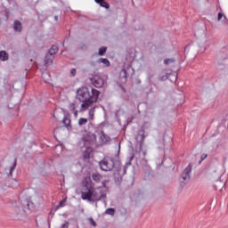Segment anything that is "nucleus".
I'll return each mask as SVG.
<instances>
[{
  "mask_svg": "<svg viewBox=\"0 0 228 228\" xmlns=\"http://www.w3.org/2000/svg\"><path fill=\"white\" fill-rule=\"evenodd\" d=\"M67 202V200H62L59 203V208H65V203Z\"/></svg>",
  "mask_w": 228,
  "mask_h": 228,
  "instance_id": "c85d7f7f",
  "label": "nucleus"
},
{
  "mask_svg": "<svg viewBox=\"0 0 228 228\" xmlns=\"http://www.w3.org/2000/svg\"><path fill=\"white\" fill-rule=\"evenodd\" d=\"M143 156H147V151L142 152Z\"/></svg>",
  "mask_w": 228,
  "mask_h": 228,
  "instance_id": "ea45409f",
  "label": "nucleus"
},
{
  "mask_svg": "<svg viewBox=\"0 0 228 228\" xmlns=\"http://www.w3.org/2000/svg\"><path fill=\"white\" fill-rule=\"evenodd\" d=\"M13 29H14V31L20 33L22 31V23H20V21H19V20H14Z\"/></svg>",
  "mask_w": 228,
  "mask_h": 228,
  "instance_id": "9b49d317",
  "label": "nucleus"
},
{
  "mask_svg": "<svg viewBox=\"0 0 228 228\" xmlns=\"http://www.w3.org/2000/svg\"><path fill=\"white\" fill-rule=\"evenodd\" d=\"M54 118H56V116L53 114Z\"/></svg>",
  "mask_w": 228,
  "mask_h": 228,
  "instance_id": "79ce46f5",
  "label": "nucleus"
},
{
  "mask_svg": "<svg viewBox=\"0 0 228 228\" xmlns=\"http://www.w3.org/2000/svg\"><path fill=\"white\" fill-rule=\"evenodd\" d=\"M53 60H54V56L51 55V54H46L45 58V65H51V63H53Z\"/></svg>",
  "mask_w": 228,
  "mask_h": 228,
  "instance_id": "2eb2a0df",
  "label": "nucleus"
},
{
  "mask_svg": "<svg viewBox=\"0 0 228 228\" xmlns=\"http://www.w3.org/2000/svg\"><path fill=\"white\" fill-rule=\"evenodd\" d=\"M15 167H17V159L14 160L13 165L10 167L9 175H12V174H13V170H15Z\"/></svg>",
  "mask_w": 228,
  "mask_h": 228,
  "instance_id": "5701e85b",
  "label": "nucleus"
},
{
  "mask_svg": "<svg viewBox=\"0 0 228 228\" xmlns=\"http://www.w3.org/2000/svg\"><path fill=\"white\" fill-rule=\"evenodd\" d=\"M69 110L74 114V117L77 118V110H76V103L74 102L69 103Z\"/></svg>",
  "mask_w": 228,
  "mask_h": 228,
  "instance_id": "f8f14e48",
  "label": "nucleus"
},
{
  "mask_svg": "<svg viewBox=\"0 0 228 228\" xmlns=\"http://www.w3.org/2000/svg\"><path fill=\"white\" fill-rule=\"evenodd\" d=\"M97 63H102L104 67H110V65H111V63L110 62V60H108L107 58L98 59Z\"/></svg>",
  "mask_w": 228,
  "mask_h": 228,
  "instance_id": "ddd939ff",
  "label": "nucleus"
},
{
  "mask_svg": "<svg viewBox=\"0 0 228 228\" xmlns=\"http://www.w3.org/2000/svg\"><path fill=\"white\" fill-rule=\"evenodd\" d=\"M167 79H168V77L167 75H164L163 77H161L160 80L161 81H167Z\"/></svg>",
  "mask_w": 228,
  "mask_h": 228,
  "instance_id": "72a5a7b5",
  "label": "nucleus"
},
{
  "mask_svg": "<svg viewBox=\"0 0 228 228\" xmlns=\"http://www.w3.org/2000/svg\"><path fill=\"white\" fill-rule=\"evenodd\" d=\"M23 206H27L28 209H35V203L32 201L27 200Z\"/></svg>",
  "mask_w": 228,
  "mask_h": 228,
  "instance_id": "a211bd4d",
  "label": "nucleus"
},
{
  "mask_svg": "<svg viewBox=\"0 0 228 228\" xmlns=\"http://www.w3.org/2000/svg\"><path fill=\"white\" fill-rule=\"evenodd\" d=\"M106 215H110V216H115V208H110L105 210Z\"/></svg>",
  "mask_w": 228,
  "mask_h": 228,
  "instance_id": "aec40b11",
  "label": "nucleus"
},
{
  "mask_svg": "<svg viewBox=\"0 0 228 228\" xmlns=\"http://www.w3.org/2000/svg\"><path fill=\"white\" fill-rule=\"evenodd\" d=\"M175 59H166L164 61L165 65H170V63H175Z\"/></svg>",
  "mask_w": 228,
  "mask_h": 228,
  "instance_id": "393cba45",
  "label": "nucleus"
},
{
  "mask_svg": "<svg viewBox=\"0 0 228 228\" xmlns=\"http://www.w3.org/2000/svg\"><path fill=\"white\" fill-rule=\"evenodd\" d=\"M100 6H102V8H106V10H110V4H108V2L104 1L102 2V4H100Z\"/></svg>",
  "mask_w": 228,
  "mask_h": 228,
  "instance_id": "b1692460",
  "label": "nucleus"
},
{
  "mask_svg": "<svg viewBox=\"0 0 228 228\" xmlns=\"http://www.w3.org/2000/svg\"><path fill=\"white\" fill-rule=\"evenodd\" d=\"M99 95H101V92L95 88H92L91 92L88 87H82L77 90V99L81 104V108L84 111H86L88 108L92 106L94 102H97V99H99Z\"/></svg>",
  "mask_w": 228,
  "mask_h": 228,
  "instance_id": "f257e3e1",
  "label": "nucleus"
},
{
  "mask_svg": "<svg viewBox=\"0 0 228 228\" xmlns=\"http://www.w3.org/2000/svg\"><path fill=\"white\" fill-rule=\"evenodd\" d=\"M216 65L219 70H224L228 65V54L219 55L216 59Z\"/></svg>",
  "mask_w": 228,
  "mask_h": 228,
  "instance_id": "39448f33",
  "label": "nucleus"
},
{
  "mask_svg": "<svg viewBox=\"0 0 228 228\" xmlns=\"http://www.w3.org/2000/svg\"><path fill=\"white\" fill-rule=\"evenodd\" d=\"M50 215H52V216H54V210L53 209L51 210Z\"/></svg>",
  "mask_w": 228,
  "mask_h": 228,
  "instance_id": "4c0bfd02",
  "label": "nucleus"
},
{
  "mask_svg": "<svg viewBox=\"0 0 228 228\" xmlns=\"http://www.w3.org/2000/svg\"><path fill=\"white\" fill-rule=\"evenodd\" d=\"M9 55L6 51H0V60L1 61H8Z\"/></svg>",
  "mask_w": 228,
  "mask_h": 228,
  "instance_id": "4468645a",
  "label": "nucleus"
},
{
  "mask_svg": "<svg viewBox=\"0 0 228 228\" xmlns=\"http://www.w3.org/2000/svg\"><path fill=\"white\" fill-rule=\"evenodd\" d=\"M206 158H208V154L207 153H203L200 156V160L199 164L200 165V163H202V161H204V159H206Z\"/></svg>",
  "mask_w": 228,
  "mask_h": 228,
  "instance_id": "a878e982",
  "label": "nucleus"
},
{
  "mask_svg": "<svg viewBox=\"0 0 228 228\" xmlns=\"http://www.w3.org/2000/svg\"><path fill=\"white\" fill-rule=\"evenodd\" d=\"M61 207H60V205H57L53 210L54 211V213H56V211Z\"/></svg>",
  "mask_w": 228,
  "mask_h": 228,
  "instance_id": "e433bc0d",
  "label": "nucleus"
},
{
  "mask_svg": "<svg viewBox=\"0 0 228 228\" xmlns=\"http://www.w3.org/2000/svg\"><path fill=\"white\" fill-rule=\"evenodd\" d=\"M56 53H58V46L57 45H53L49 52L48 54H50V56H54V54H56Z\"/></svg>",
  "mask_w": 228,
  "mask_h": 228,
  "instance_id": "dca6fc26",
  "label": "nucleus"
},
{
  "mask_svg": "<svg viewBox=\"0 0 228 228\" xmlns=\"http://www.w3.org/2000/svg\"><path fill=\"white\" fill-rule=\"evenodd\" d=\"M87 123H88V119L87 118H80L78 119V126H86Z\"/></svg>",
  "mask_w": 228,
  "mask_h": 228,
  "instance_id": "412c9836",
  "label": "nucleus"
},
{
  "mask_svg": "<svg viewBox=\"0 0 228 228\" xmlns=\"http://www.w3.org/2000/svg\"><path fill=\"white\" fill-rule=\"evenodd\" d=\"M92 179H93V181L99 183V181H101V179H102V176L101 175H99V173H94L92 175Z\"/></svg>",
  "mask_w": 228,
  "mask_h": 228,
  "instance_id": "f3484780",
  "label": "nucleus"
},
{
  "mask_svg": "<svg viewBox=\"0 0 228 228\" xmlns=\"http://www.w3.org/2000/svg\"><path fill=\"white\" fill-rule=\"evenodd\" d=\"M91 83L95 86L96 88H102L104 86V78L101 77L100 75H94L93 77H91Z\"/></svg>",
  "mask_w": 228,
  "mask_h": 228,
  "instance_id": "6e6552de",
  "label": "nucleus"
},
{
  "mask_svg": "<svg viewBox=\"0 0 228 228\" xmlns=\"http://www.w3.org/2000/svg\"><path fill=\"white\" fill-rule=\"evenodd\" d=\"M100 138L102 142H108V139L106 138V134H104V132L102 133Z\"/></svg>",
  "mask_w": 228,
  "mask_h": 228,
  "instance_id": "cd10ccee",
  "label": "nucleus"
},
{
  "mask_svg": "<svg viewBox=\"0 0 228 228\" xmlns=\"http://www.w3.org/2000/svg\"><path fill=\"white\" fill-rule=\"evenodd\" d=\"M60 129H62V127L57 126L56 128H54L53 133H58V131H60Z\"/></svg>",
  "mask_w": 228,
  "mask_h": 228,
  "instance_id": "f704fd0d",
  "label": "nucleus"
},
{
  "mask_svg": "<svg viewBox=\"0 0 228 228\" xmlns=\"http://www.w3.org/2000/svg\"><path fill=\"white\" fill-rule=\"evenodd\" d=\"M95 108L97 107H93L92 109L89 110V119L94 120V117L95 115Z\"/></svg>",
  "mask_w": 228,
  "mask_h": 228,
  "instance_id": "6ab92c4d",
  "label": "nucleus"
},
{
  "mask_svg": "<svg viewBox=\"0 0 228 228\" xmlns=\"http://www.w3.org/2000/svg\"><path fill=\"white\" fill-rule=\"evenodd\" d=\"M83 186L81 191V199L82 200H88V202H92V180L90 178H85L83 181Z\"/></svg>",
  "mask_w": 228,
  "mask_h": 228,
  "instance_id": "7ed1b4c3",
  "label": "nucleus"
},
{
  "mask_svg": "<svg viewBox=\"0 0 228 228\" xmlns=\"http://www.w3.org/2000/svg\"><path fill=\"white\" fill-rule=\"evenodd\" d=\"M77 70L76 69H72L70 71L71 76L74 77V76H76Z\"/></svg>",
  "mask_w": 228,
  "mask_h": 228,
  "instance_id": "473e14b6",
  "label": "nucleus"
},
{
  "mask_svg": "<svg viewBox=\"0 0 228 228\" xmlns=\"http://www.w3.org/2000/svg\"><path fill=\"white\" fill-rule=\"evenodd\" d=\"M106 51H108V48L106 46H102L98 52L99 56H104Z\"/></svg>",
  "mask_w": 228,
  "mask_h": 228,
  "instance_id": "4be33fe9",
  "label": "nucleus"
},
{
  "mask_svg": "<svg viewBox=\"0 0 228 228\" xmlns=\"http://www.w3.org/2000/svg\"><path fill=\"white\" fill-rule=\"evenodd\" d=\"M102 199H106V193L94 191V185L92 184L91 202H98V200H102Z\"/></svg>",
  "mask_w": 228,
  "mask_h": 228,
  "instance_id": "0eeeda50",
  "label": "nucleus"
},
{
  "mask_svg": "<svg viewBox=\"0 0 228 228\" xmlns=\"http://www.w3.org/2000/svg\"><path fill=\"white\" fill-rule=\"evenodd\" d=\"M89 222H90L91 225H93V227H96L97 226V223H95L94 218H89Z\"/></svg>",
  "mask_w": 228,
  "mask_h": 228,
  "instance_id": "c756f323",
  "label": "nucleus"
},
{
  "mask_svg": "<svg viewBox=\"0 0 228 228\" xmlns=\"http://www.w3.org/2000/svg\"><path fill=\"white\" fill-rule=\"evenodd\" d=\"M135 140L142 147V144L143 143V140H145V135L143 134V129L139 132V134L135 137Z\"/></svg>",
  "mask_w": 228,
  "mask_h": 228,
  "instance_id": "9d476101",
  "label": "nucleus"
},
{
  "mask_svg": "<svg viewBox=\"0 0 228 228\" xmlns=\"http://www.w3.org/2000/svg\"><path fill=\"white\" fill-rule=\"evenodd\" d=\"M119 165V162H117L113 158H105L100 163V168L103 172H111L115 167V165Z\"/></svg>",
  "mask_w": 228,
  "mask_h": 228,
  "instance_id": "20e7f679",
  "label": "nucleus"
},
{
  "mask_svg": "<svg viewBox=\"0 0 228 228\" xmlns=\"http://www.w3.org/2000/svg\"><path fill=\"white\" fill-rule=\"evenodd\" d=\"M71 120H70V114L66 113L63 119L61 120V124H63L64 127H66L67 129H72V125L71 124Z\"/></svg>",
  "mask_w": 228,
  "mask_h": 228,
  "instance_id": "1a4fd4ad",
  "label": "nucleus"
},
{
  "mask_svg": "<svg viewBox=\"0 0 228 228\" xmlns=\"http://www.w3.org/2000/svg\"><path fill=\"white\" fill-rule=\"evenodd\" d=\"M224 18L225 20H227V17L225 15H224V13L219 12L218 16H217V20H222V18Z\"/></svg>",
  "mask_w": 228,
  "mask_h": 228,
  "instance_id": "bb28decb",
  "label": "nucleus"
},
{
  "mask_svg": "<svg viewBox=\"0 0 228 228\" xmlns=\"http://www.w3.org/2000/svg\"><path fill=\"white\" fill-rule=\"evenodd\" d=\"M54 20H58V16H54Z\"/></svg>",
  "mask_w": 228,
  "mask_h": 228,
  "instance_id": "a19ab883",
  "label": "nucleus"
},
{
  "mask_svg": "<svg viewBox=\"0 0 228 228\" xmlns=\"http://www.w3.org/2000/svg\"><path fill=\"white\" fill-rule=\"evenodd\" d=\"M96 141L97 136H95L94 134L86 135L83 138L84 144L86 146V150L83 152L84 159H90V157L92 156V147L88 145H91V143H95Z\"/></svg>",
  "mask_w": 228,
  "mask_h": 228,
  "instance_id": "f03ea898",
  "label": "nucleus"
},
{
  "mask_svg": "<svg viewBox=\"0 0 228 228\" xmlns=\"http://www.w3.org/2000/svg\"><path fill=\"white\" fill-rule=\"evenodd\" d=\"M69 223L68 221H65L64 224L61 225V228H69Z\"/></svg>",
  "mask_w": 228,
  "mask_h": 228,
  "instance_id": "7c9ffc66",
  "label": "nucleus"
},
{
  "mask_svg": "<svg viewBox=\"0 0 228 228\" xmlns=\"http://www.w3.org/2000/svg\"><path fill=\"white\" fill-rule=\"evenodd\" d=\"M103 1L104 0H94V3L101 5Z\"/></svg>",
  "mask_w": 228,
  "mask_h": 228,
  "instance_id": "c9c22d12",
  "label": "nucleus"
},
{
  "mask_svg": "<svg viewBox=\"0 0 228 228\" xmlns=\"http://www.w3.org/2000/svg\"><path fill=\"white\" fill-rule=\"evenodd\" d=\"M123 72L125 73V77H127V75H126V69H123Z\"/></svg>",
  "mask_w": 228,
  "mask_h": 228,
  "instance_id": "58836bf2",
  "label": "nucleus"
},
{
  "mask_svg": "<svg viewBox=\"0 0 228 228\" xmlns=\"http://www.w3.org/2000/svg\"><path fill=\"white\" fill-rule=\"evenodd\" d=\"M132 159H134V154H132V155L130 156V158H129V162L126 163V166L131 165V160H132Z\"/></svg>",
  "mask_w": 228,
  "mask_h": 228,
  "instance_id": "2f4dec72",
  "label": "nucleus"
},
{
  "mask_svg": "<svg viewBox=\"0 0 228 228\" xmlns=\"http://www.w3.org/2000/svg\"><path fill=\"white\" fill-rule=\"evenodd\" d=\"M191 168H192V166H191V163H190L188 167L181 174L180 179H179L180 183L186 184V183L190 181L191 179L190 174H191Z\"/></svg>",
  "mask_w": 228,
  "mask_h": 228,
  "instance_id": "423d86ee",
  "label": "nucleus"
}]
</instances>
